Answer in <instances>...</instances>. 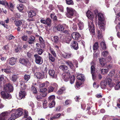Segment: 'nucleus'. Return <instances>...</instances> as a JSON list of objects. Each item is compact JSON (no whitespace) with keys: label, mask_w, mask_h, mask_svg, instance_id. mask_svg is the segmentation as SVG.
Masks as SVG:
<instances>
[{"label":"nucleus","mask_w":120,"mask_h":120,"mask_svg":"<svg viewBox=\"0 0 120 120\" xmlns=\"http://www.w3.org/2000/svg\"><path fill=\"white\" fill-rule=\"evenodd\" d=\"M93 87L95 89H97L99 87V85L96 82H94L93 84Z\"/></svg>","instance_id":"680f3d73"},{"label":"nucleus","mask_w":120,"mask_h":120,"mask_svg":"<svg viewBox=\"0 0 120 120\" xmlns=\"http://www.w3.org/2000/svg\"><path fill=\"white\" fill-rule=\"evenodd\" d=\"M75 80V77L74 75H72L70 80V83L72 84L74 83Z\"/></svg>","instance_id":"13d9d810"},{"label":"nucleus","mask_w":120,"mask_h":120,"mask_svg":"<svg viewBox=\"0 0 120 120\" xmlns=\"http://www.w3.org/2000/svg\"><path fill=\"white\" fill-rule=\"evenodd\" d=\"M36 63L39 65L41 64L43 62V59L41 57L37 54L34 55Z\"/></svg>","instance_id":"20e7f679"},{"label":"nucleus","mask_w":120,"mask_h":120,"mask_svg":"<svg viewBox=\"0 0 120 120\" xmlns=\"http://www.w3.org/2000/svg\"><path fill=\"white\" fill-rule=\"evenodd\" d=\"M62 56L66 59L69 58L72 56V54L71 53L64 52L62 54Z\"/></svg>","instance_id":"2eb2a0df"},{"label":"nucleus","mask_w":120,"mask_h":120,"mask_svg":"<svg viewBox=\"0 0 120 120\" xmlns=\"http://www.w3.org/2000/svg\"><path fill=\"white\" fill-rule=\"evenodd\" d=\"M45 24H47V25H50L51 24V20L49 18H47L46 19Z\"/></svg>","instance_id":"a18cd8bd"},{"label":"nucleus","mask_w":120,"mask_h":120,"mask_svg":"<svg viewBox=\"0 0 120 120\" xmlns=\"http://www.w3.org/2000/svg\"><path fill=\"white\" fill-rule=\"evenodd\" d=\"M6 5L5 7L8 9H10L11 11H12L14 7V5L11 2H9V3L6 2Z\"/></svg>","instance_id":"f3484780"},{"label":"nucleus","mask_w":120,"mask_h":120,"mask_svg":"<svg viewBox=\"0 0 120 120\" xmlns=\"http://www.w3.org/2000/svg\"><path fill=\"white\" fill-rule=\"evenodd\" d=\"M15 111L17 113V114L19 117L22 115L24 110L21 108H19L17 109L16 110H15Z\"/></svg>","instance_id":"4be33fe9"},{"label":"nucleus","mask_w":120,"mask_h":120,"mask_svg":"<svg viewBox=\"0 0 120 120\" xmlns=\"http://www.w3.org/2000/svg\"><path fill=\"white\" fill-rule=\"evenodd\" d=\"M100 45L103 49H106V45L104 41H103L101 42L100 43Z\"/></svg>","instance_id":"49530a36"},{"label":"nucleus","mask_w":120,"mask_h":120,"mask_svg":"<svg viewBox=\"0 0 120 120\" xmlns=\"http://www.w3.org/2000/svg\"><path fill=\"white\" fill-rule=\"evenodd\" d=\"M63 71H65L68 69V67L66 66L62 65L60 66L59 67Z\"/></svg>","instance_id":"e433bc0d"},{"label":"nucleus","mask_w":120,"mask_h":120,"mask_svg":"<svg viewBox=\"0 0 120 120\" xmlns=\"http://www.w3.org/2000/svg\"><path fill=\"white\" fill-rule=\"evenodd\" d=\"M106 85V82L104 81H102L101 83V87L103 89H104Z\"/></svg>","instance_id":"58836bf2"},{"label":"nucleus","mask_w":120,"mask_h":120,"mask_svg":"<svg viewBox=\"0 0 120 120\" xmlns=\"http://www.w3.org/2000/svg\"><path fill=\"white\" fill-rule=\"evenodd\" d=\"M60 115L61 114L60 113L56 114L53 117H52V119H53V120L57 119L60 117Z\"/></svg>","instance_id":"de8ad7c7"},{"label":"nucleus","mask_w":120,"mask_h":120,"mask_svg":"<svg viewBox=\"0 0 120 120\" xmlns=\"http://www.w3.org/2000/svg\"><path fill=\"white\" fill-rule=\"evenodd\" d=\"M98 47L99 46L98 43L97 42L95 43L94 44L93 46L94 50H96L98 49Z\"/></svg>","instance_id":"79ce46f5"},{"label":"nucleus","mask_w":120,"mask_h":120,"mask_svg":"<svg viewBox=\"0 0 120 120\" xmlns=\"http://www.w3.org/2000/svg\"><path fill=\"white\" fill-rule=\"evenodd\" d=\"M71 101L68 99L66 100L65 102V105H67L71 104Z\"/></svg>","instance_id":"052dcab7"},{"label":"nucleus","mask_w":120,"mask_h":120,"mask_svg":"<svg viewBox=\"0 0 120 120\" xmlns=\"http://www.w3.org/2000/svg\"><path fill=\"white\" fill-rule=\"evenodd\" d=\"M120 88V82L117 83L115 87V89L116 90H118Z\"/></svg>","instance_id":"6e6d98bb"},{"label":"nucleus","mask_w":120,"mask_h":120,"mask_svg":"<svg viewBox=\"0 0 120 120\" xmlns=\"http://www.w3.org/2000/svg\"><path fill=\"white\" fill-rule=\"evenodd\" d=\"M35 39L34 36H30L29 38L28 42L30 44H32L34 42Z\"/></svg>","instance_id":"5701e85b"},{"label":"nucleus","mask_w":120,"mask_h":120,"mask_svg":"<svg viewBox=\"0 0 120 120\" xmlns=\"http://www.w3.org/2000/svg\"><path fill=\"white\" fill-rule=\"evenodd\" d=\"M101 73L103 74H105L107 73L108 72L109 70L108 68L102 69H101Z\"/></svg>","instance_id":"4c0bfd02"},{"label":"nucleus","mask_w":120,"mask_h":120,"mask_svg":"<svg viewBox=\"0 0 120 120\" xmlns=\"http://www.w3.org/2000/svg\"><path fill=\"white\" fill-rule=\"evenodd\" d=\"M87 17L90 20L93 19L94 18V15L92 13L89 11H88L86 13Z\"/></svg>","instance_id":"b1692460"},{"label":"nucleus","mask_w":120,"mask_h":120,"mask_svg":"<svg viewBox=\"0 0 120 120\" xmlns=\"http://www.w3.org/2000/svg\"><path fill=\"white\" fill-rule=\"evenodd\" d=\"M4 89L6 91L8 92H12L13 90V86L10 83H8L4 85Z\"/></svg>","instance_id":"39448f33"},{"label":"nucleus","mask_w":120,"mask_h":120,"mask_svg":"<svg viewBox=\"0 0 120 120\" xmlns=\"http://www.w3.org/2000/svg\"><path fill=\"white\" fill-rule=\"evenodd\" d=\"M9 114L8 112L7 111L2 112L0 114V120H5Z\"/></svg>","instance_id":"6e6552de"},{"label":"nucleus","mask_w":120,"mask_h":120,"mask_svg":"<svg viewBox=\"0 0 120 120\" xmlns=\"http://www.w3.org/2000/svg\"><path fill=\"white\" fill-rule=\"evenodd\" d=\"M49 74L52 78L57 79V75L53 70H50L49 71Z\"/></svg>","instance_id":"1a4fd4ad"},{"label":"nucleus","mask_w":120,"mask_h":120,"mask_svg":"<svg viewBox=\"0 0 120 120\" xmlns=\"http://www.w3.org/2000/svg\"><path fill=\"white\" fill-rule=\"evenodd\" d=\"M78 26L80 30L82 29L83 28V24L82 22L79 21L78 24Z\"/></svg>","instance_id":"ea45409f"},{"label":"nucleus","mask_w":120,"mask_h":120,"mask_svg":"<svg viewBox=\"0 0 120 120\" xmlns=\"http://www.w3.org/2000/svg\"><path fill=\"white\" fill-rule=\"evenodd\" d=\"M65 62L67 65L69 66L72 69H74V66L71 61L68 60L66 61Z\"/></svg>","instance_id":"a211bd4d"},{"label":"nucleus","mask_w":120,"mask_h":120,"mask_svg":"<svg viewBox=\"0 0 120 120\" xmlns=\"http://www.w3.org/2000/svg\"><path fill=\"white\" fill-rule=\"evenodd\" d=\"M48 92L49 93L52 92L53 91L54 88L52 86H50L48 87Z\"/></svg>","instance_id":"69168bd1"},{"label":"nucleus","mask_w":120,"mask_h":120,"mask_svg":"<svg viewBox=\"0 0 120 120\" xmlns=\"http://www.w3.org/2000/svg\"><path fill=\"white\" fill-rule=\"evenodd\" d=\"M108 53L109 52L108 51H104L102 52L101 54L103 56L105 57L108 54Z\"/></svg>","instance_id":"4d7b16f0"},{"label":"nucleus","mask_w":120,"mask_h":120,"mask_svg":"<svg viewBox=\"0 0 120 120\" xmlns=\"http://www.w3.org/2000/svg\"><path fill=\"white\" fill-rule=\"evenodd\" d=\"M7 92L4 91H2L0 93L1 97L4 99H11V95L8 93Z\"/></svg>","instance_id":"423d86ee"},{"label":"nucleus","mask_w":120,"mask_h":120,"mask_svg":"<svg viewBox=\"0 0 120 120\" xmlns=\"http://www.w3.org/2000/svg\"><path fill=\"white\" fill-rule=\"evenodd\" d=\"M49 102H55V96L54 95H52L49 96Z\"/></svg>","instance_id":"2f4dec72"},{"label":"nucleus","mask_w":120,"mask_h":120,"mask_svg":"<svg viewBox=\"0 0 120 120\" xmlns=\"http://www.w3.org/2000/svg\"><path fill=\"white\" fill-rule=\"evenodd\" d=\"M109 74L111 78L113 79L112 81V79L109 78L108 77H107L106 78L107 83L108 85V89L110 90L115 85L114 82L116 83L117 82V81L119 79V76L118 74L115 73L114 70H112L110 72Z\"/></svg>","instance_id":"f257e3e1"},{"label":"nucleus","mask_w":120,"mask_h":120,"mask_svg":"<svg viewBox=\"0 0 120 120\" xmlns=\"http://www.w3.org/2000/svg\"><path fill=\"white\" fill-rule=\"evenodd\" d=\"M19 62L25 65H26L28 63V61L25 59H20L19 60Z\"/></svg>","instance_id":"393cba45"},{"label":"nucleus","mask_w":120,"mask_h":120,"mask_svg":"<svg viewBox=\"0 0 120 120\" xmlns=\"http://www.w3.org/2000/svg\"><path fill=\"white\" fill-rule=\"evenodd\" d=\"M49 59L52 62H54L55 60V58L51 54L49 53H48Z\"/></svg>","instance_id":"473e14b6"},{"label":"nucleus","mask_w":120,"mask_h":120,"mask_svg":"<svg viewBox=\"0 0 120 120\" xmlns=\"http://www.w3.org/2000/svg\"><path fill=\"white\" fill-rule=\"evenodd\" d=\"M1 70L3 72L4 71V72L7 73H8L10 72V70L8 69H1Z\"/></svg>","instance_id":"0e129e2a"},{"label":"nucleus","mask_w":120,"mask_h":120,"mask_svg":"<svg viewBox=\"0 0 120 120\" xmlns=\"http://www.w3.org/2000/svg\"><path fill=\"white\" fill-rule=\"evenodd\" d=\"M71 40V37L69 36L64 37L63 39V41L67 43H69Z\"/></svg>","instance_id":"aec40b11"},{"label":"nucleus","mask_w":120,"mask_h":120,"mask_svg":"<svg viewBox=\"0 0 120 120\" xmlns=\"http://www.w3.org/2000/svg\"><path fill=\"white\" fill-rule=\"evenodd\" d=\"M66 90V88L64 87H62L60 90L58 91L57 93L58 95H60L63 93Z\"/></svg>","instance_id":"a878e982"},{"label":"nucleus","mask_w":120,"mask_h":120,"mask_svg":"<svg viewBox=\"0 0 120 120\" xmlns=\"http://www.w3.org/2000/svg\"><path fill=\"white\" fill-rule=\"evenodd\" d=\"M71 36L73 39L77 40L80 38V35L79 33L75 32L72 34Z\"/></svg>","instance_id":"f8f14e48"},{"label":"nucleus","mask_w":120,"mask_h":120,"mask_svg":"<svg viewBox=\"0 0 120 120\" xmlns=\"http://www.w3.org/2000/svg\"><path fill=\"white\" fill-rule=\"evenodd\" d=\"M17 8L19 11H22L23 9V6L22 4H20L17 6Z\"/></svg>","instance_id":"8fccbe9b"},{"label":"nucleus","mask_w":120,"mask_h":120,"mask_svg":"<svg viewBox=\"0 0 120 120\" xmlns=\"http://www.w3.org/2000/svg\"><path fill=\"white\" fill-rule=\"evenodd\" d=\"M47 101L46 100H44L43 102V107L44 109H46L47 108Z\"/></svg>","instance_id":"a19ab883"},{"label":"nucleus","mask_w":120,"mask_h":120,"mask_svg":"<svg viewBox=\"0 0 120 120\" xmlns=\"http://www.w3.org/2000/svg\"><path fill=\"white\" fill-rule=\"evenodd\" d=\"M70 76V74L69 72H65L63 74V79L64 80L67 82Z\"/></svg>","instance_id":"9d476101"},{"label":"nucleus","mask_w":120,"mask_h":120,"mask_svg":"<svg viewBox=\"0 0 120 120\" xmlns=\"http://www.w3.org/2000/svg\"><path fill=\"white\" fill-rule=\"evenodd\" d=\"M18 78V76L17 75H13L12 76V80L14 82Z\"/></svg>","instance_id":"c03bdc74"},{"label":"nucleus","mask_w":120,"mask_h":120,"mask_svg":"<svg viewBox=\"0 0 120 120\" xmlns=\"http://www.w3.org/2000/svg\"><path fill=\"white\" fill-rule=\"evenodd\" d=\"M89 29L90 32L94 34L95 32V27L92 21H90L88 23Z\"/></svg>","instance_id":"0eeeda50"},{"label":"nucleus","mask_w":120,"mask_h":120,"mask_svg":"<svg viewBox=\"0 0 120 120\" xmlns=\"http://www.w3.org/2000/svg\"><path fill=\"white\" fill-rule=\"evenodd\" d=\"M11 112L12 113L11 115V117L15 120L16 118L19 117L18 114L15 111V109H12L11 110Z\"/></svg>","instance_id":"4468645a"},{"label":"nucleus","mask_w":120,"mask_h":120,"mask_svg":"<svg viewBox=\"0 0 120 120\" xmlns=\"http://www.w3.org/2000/svg\"><path fill=\"white\" fill-rule=\"evenodd\" d=\"M98 37L99 39L103 37L101 31L98 30Z\"/></svg>","instance_id":"603ef678"},{"label":"nucleus","mask_w":120,"mask_h":120,"mask_svg":"<svg viewBox=\"0 0 120 120\" xmlns=\"http://www.w3.org/2000/svg\"><path fill=\"white\" fill-rule=\"evenodd\" d=\"M30 75L28 74H25L24 76V78L25 80L26 81H28L30 79Z\"/></svg>","instance_id":"09e8293b"},{"label":"nucleus","mask_w":120,"mask_h":120,"mask_svg":"<svg viewBox=\"0 0 120 120\" xmlns=\"http://www.w3.org/2000/svg\"><path fill=\"white\" fill-rule=\"evenodd\" d=\"M71 46L74 49L77 50L79 48L77 42L75 41H73L71 43Z\"/></svg>","instance_id":"ddd939ff"},{"label":"nucleus","mask_w":120,"mask_h":120,"mask_svg":"<svg viewBox=\"0 0 120 120\" xmlns=\"http://www.w3.org/2000/svg\"><path fill=\"white\" fill-rule=\"evenodd\" d=\"M67 13H66V15L67 17L69 18H71L73 16L79 17L78 14L77 13L75 10L70 8L67 7Z\"/></svg>","instance_id":"f03ea898"},{"label":"nucleus","mask_w":120,"mask_h":120,"mask_svg":"<svg viewBox=\"0 0 120 120\" xmlns=\"http://www.w3.org/2000/svg\"><path fill=\"white\" fill-rule=\"evenodd\" d=\"M67 4L69 5H73L74 4L72 0H66Z\"/></svg>","instance_id":"864d4df0"},{"label":"nucleus","mask_w":120,"mask_h":120,"mask_svg":"<svg viewBox=\"0 0 120 120\" xmlns=\"http://www.w3.org/2000/svg\"><path fill=\"white\" fill-rule=\"evenodd\" d=\"M24 113V118H25L27 117L28 116V111L24 109V110L23 112Z\"/></svg>","instance_id":"5fc2aeb1"},{"label":"nucleus","mask_w":120,"mask_h":120,"mask_svg":"<svg viewBox=\"0 0 120 120\" xmlns=\"http://www.w3.org/2000/svg\"><path fill=\"white\" fill-rule=\"evenodd\" d=\"M98 20L101 21H103L104 19V17L103 14L101 13H98Z\"/></svg>","instance_id":"bb28decb"},{"label":"nucleus","mask_w":120,"mask_h":120,"mask_svg":"<svg viewBox=\"0 0 120 120\" xmlns=\"http://www.w3.org/2000/svg\"><path fill=\"white\" fill-rule=\"evenodd\" d=\"M81 82L80 80L76 82L75 87L76 89H78V88L79 87L81 84Z\"/></svg>","instance_id":"f704fd0d"},{"label":"nucleus","mask_w":120,"mask_h":120,"mask_svg":"<svg viewBox=\"0 0 120 120\" xmlns=\"http://www.w3.org/2000/svg\"><path fill=\"white\" fill-rule=\"evenodd\" d=\"M35 75L39 79H42L43 77V74L42 73H35Z\"/></svg>","instance_id":"cd10ccee"},{"label":"nucleus","mask_w":120,"mask_h":120,"mask_svg":"<svg viewBox=\"0 0 120 120\" xmlns=\"http://www.w3.org/2000/svg\"><path fill=\"white\" fill-rule=\"evenodd\" d=\"M65 26H66L65 24H64L63 25L59 24L56 27V28L58 31H62L64 30Z\"/></svg>","instance_id":"412c9836"},{"label":"nucleus","mask_w":120,"mask_h":120,"mask_svg":"<svg viewBox=\"0 0 120 120\" xmlns=\"http://www.w3.org/2000/svg\"><path fill=\"white\" fill-rule=\"evenodd\" d=\"M77 78L79 79L82 80L84 79V76L82 74L78 75L77 76Z\"/></svg>","instance_id":"c9c22d12"},{"label":"nucleus","mask_w":120,"mask_h":120,"mask_svg":"<svg viewBox=\"0 0 120 120\" xmlns=\"http://www.w3.org/2000/svg\"><path fill=\"white\" fill-rule=\"evenodd\" d=\"M95 69L93 65H92L91 67V73L92 74L93 80L95 81V79L96 78V77L94 73Z\"/></svg>","instance_id":"6ab92c4d"},{"label":"nucleus","mask_w":120,"mask_h":120,"mask_svg":"<svg viewBox=\"0 0 120 120\" xmlns=\"http://www.w3.org/2000/svg\"><path fill=\"white\" fill-rule=\"evenodd\" d=\"M15 24L16 26H19L22 25V22L21 21L17 20L15 21Z\"/></svg>","instance_id":"72a5a7b5"},{"label":"nucleus","mask_w":120,"mask_h":120,"mask_svg":"<svg viewBox=\"0 0 120 120\" xmlns=\"http://www.w3.org/2000/svg\"><path fill=\"white\" fill-rule=\"evenodd\" d=\"M59 38L57 36H54L53 38V40L54 43L56 44H58L59 45L60 44L59 43Z\"/></svg>","instance_id":"c85d7f7f"},{"label":"nucleus","mask_w":120,"mask_h":120,"mask_svg":"<svg viewBox=\"0 0 120 120\" xmlns=\"http://www.w3.org/2000/svg\"><path fill=\"white\" fill-rule=\"evenodd\" d=\"M47 89L45 88H41L40 90V94L42 96L45 97L46 95V91Z\"/></svg>","instance_id":"dca6fc26"},{"label":"nucleus","mask_w":120,"mask_h":120,"mask_svg":"<svg viewBox=\"0 0 120 120\" xmlns=\"http://www.w3.org/2000/svg\"><path fill=\"white\" fill-rule=\"evenodd\" d=\"M99 61L100 64L102 66H104L106 63L105 60L104 58H100Z\"/></svg>","instance_id":"7c9ffc66"},{"label":"nucleus","mask_w":120,"mask_h":120,"mask_svg":"<svg viewBox=\"0 0 120 120\" xmlns=\"http://www.w3.org/2000/svg\"><path fill=\"white\" fill-rule=\"evenodd\" d=\"M43 51H44L43 50L41 49H39L37 50V52L38 54L39 55H41L42 54Z\"/></svg>","instance_id":"774afa93"},{"label":"nucleus","mask_w":120,"mask_h":120,"mask_svg":"<svg viewBox=\"0 0 120 120\" xmlns=\"http://www.w3.org/2000/svg\"><path fill=\"white\" fill-rule=\"evenodd\" d=\"M21 49L20 47L19 46H18L15 49V52H20Z\"/></svg>","instance_id":"e2e57ef3"},{"label":"nucleus","mask_w":120,"mask_h":120,"mask_svg":"<svg viewBox=\"0 0 120 120\" xmlns=\"http://www.w3.org/2000/svg\"><path fill=\"white\" fill-rule=\"evenodd\" d=\"M49 107L51 108L54 107L55 105V102H49Z\"/></svg>","instance_id":"37998d69"},{"label":"nucleus","mask_w":120,"mask_h":120,"mask_svg":"<svg viewBox=\"0 0 120 120\" xmlns=\"http://www.w3.org/2000/svg\"><path fill=\"white\" fill-rule=\"evenodd\" d=\"M20 85L21 86L22 90L19 93L18 97V99L20 100L22 98L24 99L25 98V96L26 94V92L24 90L26 89V85L25 84H23V85L21 83H20Z\"/></svg>","instance_id":"7ed1b4c3"},{"label":"nucleus","mask_w":120,"mask_h":120,"mask_svg":"<svg viewBox=\"0 0 120 120\" xmlns=\"http://www.w3.org/2000/svg\"><path fill=\"white\" fill-rule=\"evenodd\" d=\"M72 27L74 31H75L77 29V26L76 24L75 23H73Z\"/></svg>","instance_id":"338daca9"},{"label":"nucleus","mask_w":120,"mask_h":120,"mask_svg":"<svg viewBox=\"0 0 120 120\" xmlns=\"http://www.w3.org/2000/svg\"><path fill=\"white\" fill-rule=\"evenodd\" d=\"M31 90L34 94H36L37 93L36 89L34 86H32L31 87Z\"/></svg>","instance_id":"bf43d9fd"},{"label":"nucleus","mask_w":120,"mask_h":120,"mask_svg":"<svg viewBox=\"0 0 120 120\" xmlns=\"http://www.w3.org/2000/svg\"><path fill=\"white\" fill-rule=\"evenodd\" d=\"M29 17L31 18L33 16H35L36 15V13L35 11L32 10L28 12Z\"/></svg>","instance_id":"c756f323"},{"label":"nucleus","mask_w":120,"mask_h":120,"mask_svg":"<svg viewBox=\"0 0 120 120\" xmlns=\"http://www.w3.org/2000/svg\"><path fill=\"white\" fill-rule=\"evenodd\" d=\"M57 8L59 11L62 12H63L64 10V7L61 5H57Z\"/></svg>","instance_id":"3c124183"},{"label":"nucleus","mask_w":120,"mask_h":120,"mask_svg":"<svg viewBox=\"0 0 120 120\" xmlns=\"http://www.w3.org/2000/svg\"><path fill=\"white\" fill-rule=\"evenodd\" d=\"M16 60L14 57L11 58L7 60V63L10 65H13L15 63Z\"/></svg>","instance_id":"9b49d317"}]
</instances>
